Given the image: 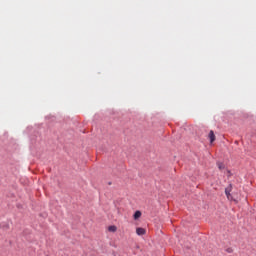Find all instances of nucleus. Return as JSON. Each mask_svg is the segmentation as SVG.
<instances>
[{
    "mask_svg": "<svg viewBox=\"0 0 256 256\" xmlns=\"http://www.w3.org/2000/svg\"><path fill=\"white\" fill-rule=\"evenodd\" d=\"M226 171L228 173V177H231V171H229V170H226Z\"/></svg>",
    "mask_w": 256,
    "mask_h": 256,
    "instance_id": "6e6552de",
    "label": "nucleus"
},
{
    "mask_svg": "<svg viewBox=\"0 0 256 256\" xmlns=\"http://www.w3.org/2000/svg\"><path fill=\"white\" fill-rule=\"evenodd\" d=\"M108 231H110V233H115L117 231V226L115 225L109 226Z\"/></svg>",
    "mask_w": 256,
    "mask_h": 256,
    "instance_id": "20e7f679",
    "label": "nucleus"
},
{
    "mask_svg": "<svg viewBox=\"0 0 256 256\" xmlns=\"http://www.w3.org/2000/svg\"><path fill=\"white\" fill-rule=\"evenodd\" d=\"M208 137H209V139H210V143H213V142L215 141V139H216V137H215V132H213V130H211V131L209 132Z\"/></svg>",
    "mask_w": 256,
    "mask_h": 256,
    "instance_id": "f03ea898",
    "label": "nucleus"
},
{
    "mask_svg": "<svg viewBox=\"0 0 256 256\" xmlns=\"http://www.w3.org/2000/svg\"><path fill=\"white\" fill-rule=\"evenodd\" d=\"M141 217V211H136L134 213V219H139Z\"/></svg>",
    "mask_w": 256,
    "mask_h": 256,
    "instance_id": "423d86ee",
    "label": "nucleus"
},
{
    "mask_svg": "<svg viewBox=\"0 0 256 256\" xmlns=\"http://www.w3.org/2000/svg\"><path fill=\"white\" fill-rule=\"evenodd\" d=\"M231 191H233V185L229 184V186L225 188V195L228 201H235V203H237V200L233 197Z\"/></svg>",
    "mask_w": 256,
    "mask_h": 256,
    "instance_id": "f257e3e1",
    "label": "nucleus"
},
{
    "mask_svg": "<svg viewBox=\"0 0 256 256\" xmlns=\"http://www.w3.org/2000/svg\"><path fill=\"white\" fill-rule=\"evenodd\" d=\"M226 252H227V253H233V248H227V249H226Z\"/></svg>",
    "mask_w": 256,
    "mask_h": 256,
    "instance_id": "0eeeda50",
    "label": "nucleus"
},
{
    "mask_svg": "<svg viewBox=\"0 0 256 256\" xmlns=\"http://www.w3.org/2000/svg\"><path fill=\"white\" fill-rule=\"evenodd\" d=\"M217 167H218V169H219L220 171L225 170V164H223V163H221V162H218V163H217Z\"/></svg>",
    "mask_w": 256,
    "mask_h": 256,
    "instance_id": "39448f33",
    "label": "nucleus"
},
{
    "mask_svg": "<svg viewBox=\"0 0 256 256\" xmlns=\"http://www.w3.org/2000/svg\"><path fill=\"white\" fill-rule=\"evenodd\" d=\"M136 233H137V235H145V233H147V231L144 228H137Z\"/></svg>",
    "mask_w": 256,
    "mask_h": 256,
    "instance_id": "7ed1b4c3",
    "label": "nucleus"
}]
</instances>
